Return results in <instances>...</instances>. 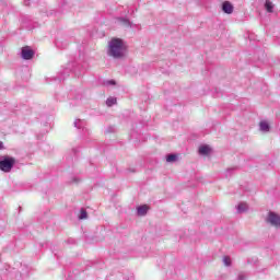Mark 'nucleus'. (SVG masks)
I'll return each mask as SVG.
<instances>
[{
  "label": "nucleus",
  "instance_id": "18",
  "mask_svg": "<svg viewBox=\"0 0 280 280\" xmlns=\"http://www.w3.org/2000/svg\"><path fill=\"white\" fill-rule=\"evenodd\" d=\"M5 147H3V142L0 141V150H4Z\"/></svg>",
  "mask_w": 280,
  "mask_h": 280
},
{
  "label": "nucleus",
  "instance_id": "7",
  "mask_svg": "<svg viewBox=\"0 0 280 280\" xmlns=\"http://www.w3.org/2000/svg\"><path fill=\"white\" fill-rule=\"evenodd\" d=\"M211 147L203 144L201 147H199V154H201L202 156H209V153L211 152Z\"/></svg>",
  "mask_w": 280,
  "mask_h": 280
},
{
  "label": "nucleus",
  "instance_id": "9",
  "mask_svg": "<svg viewBox=\"0 0 280 280\" xmlns=\"http://www.w3.org/2000/svg\"><path fill=\"white\" fill-rule=\"evenodd\" d=\"M148 206H140L137 208V214L138 215H145L148 213Z\"/></svg>",
  "mask_w": 280,
  "mask_h": 280
},
{
  "label": "nucleus",
  "instance_id": "8",
  "mask_svg": "<svg viewBox=\"0 0 280 280\" xmlns=\"http://www.w3.org/2000/svg\"><path fill=\"white\" fill-rule=\"evenodd\" d=\"M236 211L237 213H246V211H248V203L246 202H240L236 206Z\"/></svg>",
  "mask_w": 280,
  "mask_h": 280
},
{
  "label": "nucleus",
  "instance_id": "13",
  "mask_svg": "<svg viewBox=\"0 0 280 280\" xmlns=\"http://www.w3.org/2000/svg\"><path fill=\"white\" fill-rule=\"evenodd\" d=\"M115 104H117V98H115V97H108L107 100H106V105L107 106H115Z\"/></svg>",
  "mask_w": 280,
  "mask_h": 280
},
{
  "label": "nucleus",
  "instance_id": "17",
  "mask_svg": "<svg viewBox=\"0 0 280 280\" xmlns=\"http://www.w3.org/2000/svg\"><path fill=\"white\" fill-rule=\"evenodd\" d=\"M121 23H124L127 26H130V21L126 20V19H120Z\"/></svg>",
  "mask_w": 280,
  "mask_h": 280
},
{
  "label": "nucleus",
  "instance_id": "16",
  "mask_svg": "<svg viewBox=\"0 0 280 280\" xmlns=\"http://www.w3.org/2000/svg\"><path fill=\"white\" fill-rule=\"evenodd\" d=\"M105 84H106L107 86H115V80L106 81Z\"/></svg>",
  "mask_w": 280,
  "mask_h": 280
},
{
  "label": "nucleus",
  "instance_id": "14",
  "mask_svg": "<svg viewBox=\"0 0 280 280\" xmlns=\"http://www.w3.org/2000/svg\"><path fill=\"white\" fill-rule=\"evenodd\" d=\"M89 218V214L86 213V210L81 209L79 220H86Z\"/></svg>",
  "mask_w": 280,
  "mask_h": 280
},
{
  "label": "nucleus",
  "instance_id": "3",
  "mask_svg": "<svg viewBox=\"0 0 280 280\" xmlns=\"http://www.w3.org/2000/svg\"><path fill=\"white\" fill-rule=\"evenodd\" d=\"M267 222L271 224V226H276L277 229H279L280 215L276 212H269L267 217Z\"/></svg>",
  "mask_w": 280,
  "mask_h": 280
},
{
  "label": "nucleus",
  "instance_id": "2",
  "mask_svg": "<svg viewBox=\"0 0 280 280\" xmlns=\"http://www.w3.org/2000/svg\"><path fill=\"white\" fill-rule=\"evenodd\" d=\"M14 163H16V160L14 158L10 156H2L0 158V170L1 172H12V167H14Z\"/></svg>",
  "mask_w": 280,
  "mask_h": 280
},
{
  "label": "nucleus",
  "instance_id": "10",
  "mask_svg": "<svg viewBox=\"0 0 280 280\" xmlns=\"http://www.w3.org/2000/svg\"><path fill=\"white\" fill-rule=\"evenodd\" d=\"M84 126H86V121L81 120V119L74 120V128H78L80 130V129L84 128Z\"/></svg>",
  "mask_w": 280,
  "mask_h": 280
},
{
  "label": "nucleus",
  "instance_id": "5",
  "mask_svg": "<svg viewBox=\"0 0 280 280\" xmlns=\"http://www.w3.org/2000/svg\"><path fill=\"white\" fill-rule=\"evenodd\" d=\"M233 4L230 2V1H224L222 3V11L225 13V14H233Z\"/></svg>",
  "mask_w": 280,
  "mask_h": 280
},
{
  "label": "nucleus",
  "instance_id": "11",
  "mask_svg": "<svg viewBox=\"0 0 280 280\" xmlns=\"http://www.w3.org/2000/svg\"><path fill=\"white\" fill-rule=\"evenodd\" d=\"M178 160V156L176 154H170L166 156V162L167 163H175V161Z\"/></svg>",
  "mask_w": 280,
  "mask_h": 280
},
{
  "label": "nucleus",
  "instance_id": "12",
  "mask_svg": "<svg viewBox=\"0 0 280 280\" xmlns=\"http://www.w3.org/2000/svg\"><path fill=\"white\" fill-rule=\"evenodd\" d=\"M265 8H266V11L267 12H272V10H275V4H272V2H270V1H267L266 3H265Z\"/></svg>",
  "mask_w": 280,
  "mask_h": 280
},
{
  "label": "nucleus",
  "instance_id": "1",
  "mask_svg": "<svg viewBox=\"0 0 280 280\" xmlns=\"http://www.w3.org/2000/svg\"><path fill=\"white\" fill-rule=\"evenodd\" d=\"M126 51H128V46H126L124 39L114 37L108 42L107 56L110 58H115L116 60L124 58Z\"/></svg>",
  "mask_w": 280,
  "mask_h": 280
},
{
  "label": "nucleus",
  "instance_id": "15",
  "mask_svg": "<svg viewBox=\"0 0 280 280\" xmlns=\"http://www.w3.org/2000/svg\"><path fill=\"white\" fill-rule=\"evenodd\" d=\"M223 264H224V266H226V267L231 266V264H232L231 257L224 256V257H223Z\"/></svg>",
  "mask_w": 280,
  "mask_h": 280
},
{
  "label": "nucleus",
  "instance_id": "4",
  "mask_svg": "<svg viewBox=\"0 0 280 280\" xmlns=\"http://www.w3.org/2000/svg\"><path fill=\"white\" fill-rule=\"evenodd\" d=\"M21 56L23 60H32L34 58V50H32L30 46L23 47Z\"/></svg>",
  "mask_w": 280,
  "mask_h": 280
},
{
  "label": "nucleus",
  "instance_id": "6",
  "mask_svg": "<svg viewBox=\"0 0 280 280\" xmlns=\"http://www.w3.org/2000/svg\"><path fill=\"white\" fill-rule=\"evenodd\" d=\"M260 132H270V124L267 120H261L259 122Z\"/></svg>",
  "mask_w": 280,
  "mask_h": 280
}]
</instances>
